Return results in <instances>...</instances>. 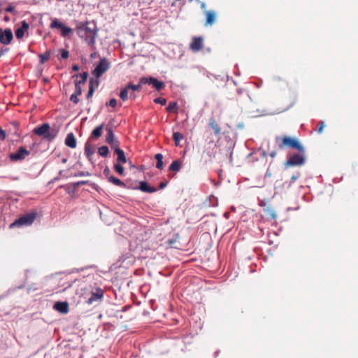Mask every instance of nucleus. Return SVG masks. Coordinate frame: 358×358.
I'll return each instance as SVG.
<instances>
[{"label": "nucleus", "mask_w": 358, "mask_h": 358, "mask_svg": "<svg viewBox=\"0 0 358 358\" xmlns=\"http://www.w3.org/2000/svg\"><path fill=\"white\" fill-rule=\"evenodd\" d=\"M104 124H102L98 127H96L91 134V138H99L102 135V131L103 129Z\"/></svg>", "instance_id": "obj_22"}, {"label": "nucleus", "mask_w": 358, "mask_h": 358, "mask_svg": "<svg viewBox=\"0 0 358 358\" xmlns=\"http://www.w3.org/2000/svg\"><path fill=\"white\" fill-rule=\"evenodd\" d=\"M129 90V89H127V85L124 89H122L120 91V97L123 101H125L126 100L128 99Z\"/></svg>", "instance_id": "obj_32"}, {"label": "nucleus", "mask_w": 358, "mask_h": 358, "mask_svg": "<svg viewBox=\"0 0 358 358\" xmlns=\"http://www.w3.org/2000/svg\"><path fill=\"white\" fill-rule=\"evenodd\" d=\"M98 153L101 157H107L109 153L108 148L106 145L101 146L98 149Z\"/></svg>", "instance_id": "obj_30"}, {"label": "nucleus", "mask_w": 358, "mask_h": 358, "mask_svg": "<svg viewBox=\"0 0 358 358\" xmlns=\"http://www.w3.org/2000/svg\"><path fill=\"white\" fill-rule=\"evenodd\" d=\"M184 136L180 132H174L173 134V139L175 142L176 146H179L180 141L183 139Z\"/></svg>", "instance_id": "obj_28"}, {"label": "nucleus", "mask_w": 358, "mask_h": 358, "mask_svg": "<svg viewBox=\"0 0 358 358\" xmlns=\"http://www.w3.org/2000/svg\"><path fill=\"white\" fill-rule=\"evenodd\" d=\"M76 30L80 38H84L89 45H94L98 33V29L94 22L89 21L79 22L77 24Z\"/></svg>", "instance_id": "obj_1"}, {"label": "nucleus", "mask_w": 358, "mask_h": 358, "mask_svg": "<svg viewBox=\"0 0 358 358\" xmlns=\"http://www.w3.org/2000/svg\"><path fill=\"white\" fill-rule=\"evenodd\" d=\"M79 83L75 82V93L74 94L80 95L82 94V90Z\"/></svg>", "instance_id": "obj_38"}, {"label": "nucleus", "mask_w": 358, "mask_h": 358, "mask_svg": "<svg viewBox=\"0 0 358 358\" xmlns=\"http://www.w3.org/2000/svg\"><path fill=\"white\" fill-rule=\"evenodd\" d=\"M148 78L142 77L139 80V83L138 85H134L132 83H129L127 85V89L131 90L133 92L140 91L142 88V85L147 84Z\"/></svg>", "instance_id": "obj_15"}, {"label": "nucleus", "mask_w": 358, "mask_h": 358, "mask_svg": "<svg viewBox=\"0 0 358 358\" xmlns=\"http://www.w3.org/2000/svg\"><path fill=\"white\" fill-rule=\"evenodd\" d=\"M178 110V103L175 101L170 102L166 107V110L169 113H177Z\"/></svg>", "instance_id": "obj_26"}, {"label": "nucleus", "mask_w": 358, "mask_h": 358, "mask_svg": "<svg viewBox=\"0 0 358 358\" xmlns=\"http://www.w3.org/2000/svg\"><path fill=\"white\" fill-rule=\"evenodd\" d=\"M51 29H57L59 28L62 30V36L63 37H66L72 33V29L68 27H66L63 23L59 22V20L57 18H54L52 20V22L50 25Z\"/></svg>", "instance_id": "obj_7"}, {"label": "nucleus", "mask_w": 358, "mask_h": 358, "mask_svg": "<svg viewBox=\"0 0 358 358\" xmlns=\"http://www.w3.org/2000/svg\"><path fill=\"white\" fill-rule=\"evenodd\" d=\"M78 95L74 94H71L70 100L76 104L78 103L79 102V99L78 98Z\"/></svg>", "instance_id": "obj_43"}, {"label": "nucleus", "mask_w": 358, "mask_h": 358, "mask_svg": "<svg viewBox=\"0 0 358 358\" xmlns=\"http://www.w3.org/2000/svg\"><path fill=\"white\" fill-rule=\"evenodd\" d=\"M189 48L193 52H196L201 50L203 48V38L201 36L193 37L192 41L189 45Z\"/></svg>", "instance_id": "obj_11"}, {"label": "nucleus", "mask_w": 358, "mask_h": 358, "mask_svg": "<svg viewBox=\"0 0 358 358\" xmlns=\"http://www.w3.org/2000/svg\"><path fill=\"white\" fill-rule=\"evenodd\" d=\"M201 9L204 10L206 8V4L204 3H202L201 5Z\"/></svg>", "instance_id": "obj_55"}, {"label": "nucleus", "mask_w": 358, "mask_h": 358, "mask_svg": "<svg viewBox=\"0 0 358 358\" xmlns=\"http://www.w3.org/2000/svg\"><path fill=\"white\" fill-rule=\"evenodd\" d=\"M69 56V52L66 50H62L61 52V57L62 59H67Z\"/></svg>", "instance_id": "obj_44"}, {"label": "nucleus", "mask_w": 358, "mask_h": 358, "mask_svg": "<svg viewBox=\"0 0 358 358\" xmlns=\"http://www.w3.org/2000/svg\"><path fill=\"white\" fill-rule=\"evenodd\" d=\"M103 296V291L101 288H97L95 292L91 293L90 296L87 300L86 303L88 305H92L98 301H101Z\"/></svg>", "instance_id": "obj_10"}, {"label": "nucleus", "mask_w": 358, "mask_h": 358, "mask_svg": "<svg viewBox=\"0 0 358 358\" xmlns=\"http://www.w3.org/2000/svg\"><path fill=\"white\" fill-rule=\"evenodd\" d=\"M29 155L30 151L27 150L24 147H20L16 152L10 154L9 158L12 162L21 161L24 159L26 157Z\"/></svg>", "instance_id": "obj_8"}, {"label": "nucleus", "mask_w": 358, "mask_h": 358, "mask_svg": "<svg viewBox=\"0 0 358 358\" xmlns=\"http://www.w3.org/2000/svg\"><path fill=\"white\" fill-rule=\"evenodd\" d=\"M147 84H151L157 90H161L164 87L163 82L157 80L156 78L150 77L148 78Z\"/></svg>", "instance_id": "obj_20"}, {"label": "nucleus", "mask_w": 358, "mask_h": 358, "mask_svg": "<svg viewBox=\"0 0 358 358\" xmlns=\"http://www.w3.org/2000/svg\"><path fill=\"white\" fill-rule=\"evenodd\" d=\"M166 243L168 248L180 249L182 247L180 236L178 234L175 235L173 238L166 241Z\"/></svg>", "instance_id": "obj_13"}, {"label": "nucleus", "mask_w": 358, "mask_h": 358, "mask_svg": "<svg viewBox=\"0 0 358 358\" xmlns=\"http://www.w3.org/2000/svg\"><path fill=\"white\" fill-rule=\"evenodd\" d=\"M37 216L38 213L36 211L29 212L15 220L12 224H32L36 220Z\"/></svg>", "instance_id": "obj_6"}, {"label": "nucleus", "mask_w": 358, "mask_h": 358, "mask_svg": "<svg viewBox=\"0 0 358 358\" xmlns=\"http://www.w3.org/2000/svg\"><path fill=\"white\" fill-rule=\"evenodd\" d=\"M205 26H212L216 21L217 13L215 10H205Z\"/></svg>", "instance_id": "obj_12"}, {"label": "nucleus", "mask_w": 358, "mask_h": 358, "mask_svg": "<svg viewBox=\"0 0 358 358\" xmlns=\"http://www.w3.org/2000/svg\"><path fill=\"white\" fill-rule=\"evenodd\" d=\"M275 142L278 143L280 149H285L288 148L296 150L301 153L304 152V148L296 138H292L287 136L282 137L277 136L275 138Z\"/></svg>", "instance_id": "obj_3"}, {"label": "nucleus", "mask_w": 358, "mask_h": 358, "mask_svg": "<svg viewBox=\"0 0 358 358\" xmlns=\"http://www.w3.org/2000/svg\"><path fill=\"white\" fill-rule=\"evenodd\" d=\"M275 155H276V152H275V151H272V152L270 153V156H271V157H273H273H275Z\"/></svg>", "instance_id": "obj_53"}, {"label": "nucleus", "mask_w": 358, "mask_h": 358, "mask_svg": "<svg viewBox=\"0 0 358 358\" xmlns=\"http://www.w3.org/2000/svg\"><path fill=\"white\" fill-rule=\"evenodd\" d=\"M87 183H88V181H85V180L78 181V182H76L73 183V187L78 188L80 185H85Z\"/></svg>", "instance_id": "obj_42"}, {"label": "nucleus", "mask_w": 358, "mask_h": 358, "mask_svg": "<svg viewBox=\"0 0 358 358\" xmlns=\"http://www.w3.org/2000/svg\"><path fill=\"white\" fill-rule=\"evenodd\" d=\"M50 53L48 51H46L43 54H40L39 57H40L41 63L44 64L45 62H47L50 59Z\"/></svg>", "instance_id": "obj_34"}, {"label": "nucleus", "mask_w": 358, "mask_h": 358, "mask_svg": "<svg viewBox=\"0 0 358 358\" xmlns=\"http://www.w3.org/2000/svg\"><path fill=\"white\" fill-rule=\"evenodd\" d=\"M8 51V48L0 50V57L5 54L6 52Z\"/></svg>", "instance_id": "obj_50"}, {"label": "nucleus", "mask_w": 358, "mask_h": 358, "mask_svg": "<svg viewBox=\"0 0 358 358\" xmlns=\"http://www.w3.org/2000/svg\"><path fill=\"white\" fill-rule=\"evenodd\" d=\"M139 184L138 189L143 192L153 193L157 191L155 187H150L145 181H141Z\"/></svg>", "instance_id": "obj_18"}, {"label": "nucleus", "mask_w": 358, "mask_h": 358, "mask_svg": "<svg viewBox=\"0 0 358 358\" xmlns=\"http://www.w3.org/2000/svg\"><path fill=\"white\" fill-rule=\"evenodd\" d=\"M155 158L157 160L156 167L158 169L162 170L163 169V155L161 153H157L155 155Z\"/></svg>", "instance_id": "obj_27"}, {"label": "nucleus", "mask_w": 358, "mask_h": 358, "mask_svg": "<svg viewBox=\"0 0 358 358\" xmlns=\"http://www.w3.org/2000/svg\"><path fill=\"white\" fill-rule=\"evenodd\" d=\"M117 155V161L118 163L125 164L127 162V158L124 155V152L121 150H117V152H115Z\"/></svg>", "instance_id": "obj_25"}, {"label": "nucleus", "mask_w": 358, "mask_h": 358, "mask_svg": "<svg viewBox=\"0 0 358 358\" xmlns=\"http://www.w3.org/2000/svg\"><path fill=\"white\" fill-rule=\"evenodd\" d=\"M325 127L324 122L323 121H320L317 123V133L322 134L323 131V129Z\"/></svg>", "instance_id": "obj_40"}, {"label": "nucleus", "mask_w": 358, "mask_h": 358, "mask_svg": "<svg viewBox=\"0 0 358 358\" xmlns=\"http://www.w3.org/2000/svg\"><path fill=\"white\" fill-rule=\"evenodd\" d=\"M306 162V158L303 155L294 154L285 163L286 167L302 166Z\"/></svg>", "instance_id": "obj_4"}, {"label": "nucleus", "mask_w": 358, "mask_h": 358, "mask_svg": "<svg viewBox=\"0 0 358 358\" xmlns=\"http://www.w3.org/2000/svg\"><path fill=\"white\" fill-rule=\"evenodd\" d=\"M6 138V134L3 130L0 129V140H4Z\"/></svg>", "instance_id": "obj_49"}, {"label": "nucleus", "mask_w": 358, "mask_h": 358, "mask_svg": "<svg viewBox=\"0 0 358 358\" xmlns=\"http://www.w3.org/2000/svg\"><path fill=\"white\" fill-rule=\"evenodd\" d=\"M130 98L131 99H134L136 98V95L134 94V92H132L131 94H130Z\"/></svg>", "instance_id": "obj_54"}, {"label": "nucleus", "mask_w": 358, "mask_h": 358, "mask_svg": "<svg viewBox=\"0 0 358 358\" xmlns=\"http://www.w3.org/2000/svg\"><path fill=\"white\" fill-rule=\"evenodd\" d=\"M166 185V182H161L159 184V189H163L164 187H165Z\"/></svg>", "instance_id": "obj_52"}, {"label": "nucleus", "mask_w": 358, "mask_h": 358, "mask_svg": "<svg viewBox=\"0 0 358 358\" xmlns=\"http://www.w3.org/2000/svg\"><path fill=\"white\" fill-rule=\"evenodd\" d=\"M299 173L296 175H293L291 178V183H294L299 178Z\"/></svg>", "instance_id": "obj_48"}, {"label": "nucleus", "mask_w": 358, "mask_h": 358, "mask_svg": "<svg viewBox=\"0 0 358 358\" xmlns=\"http://www.w3.org/2000/svg\"><path fill=\"white\" fill-rule=\"evenodd\" d=\"M13 38V34L10 29L7 28L4 31L0 29V43L4 45H8Z\"/></svg>", "instance_id": "obj_9"}, {"label": "nucleus", "mask_w": 358, "mask_h": 358, "mask_svg": "<svg viewBox=\"0 0 358 358\" xmlns=\"http://www.w3.org/2000/svg\"><path fill=\"white\" fill-rule=\"evenodd\" d=\"M228 214H229V213H225L224 216H227Z\"/></svg>", "instance_id": "obj_57"}, {"label": "nucleus", "mask_w": 358, "mask_h": 358, "mask_svg": "<svg viewBox=\"0 0 358 358\" xmlns=\"http://www.w3.org/2000/svg\"><path fill=\"white\" fill-rule=\"evenodd\" d=\"M264 210L267 213L268 217H271V219L275 220L277 217V215L273 208H268L264 209Z\"/></svg>", "instance_id": "obj_35"}, {"label": "nucleus", "mask_w": 358, "mask_h": 358, "mask_svg": "<svg viewBox=\"0 0 358 358\" xmlns=\"http://www.w3.org/2000/svg\"><path fill=\"white\" fill-rule=\"evenodd\" d=\"M66 162H67V159L66 158H63L62 159V162L64 163V164L66 163Z\"/></svg>", "instance_id": "obj_56"}, {"label": "nucleus", "mask_w": 358, "mask_h": 358, "mask_svg": "<svg viewBox=\"0 0 358 358\" xmlns=\"http://www.w3.org/2000/svg\"><path fill=\"white\" fill-rule=\"evenodd\" d=\"M32 132L34 134L40 136L45 140L51 141L57 137L59 133V128L55 127H50L48 123H44L35 127Z\"/></svg>", "instance_id": "obj_2"}, {"label": "nucleus", "mask_w": 358, "mask_h": 358, "mask_svg": "<svg viewBox=\"0 0 358 358\" xmlns=\"http://www.w3.org/2000/svg\"><path fill=\"white\" fill-rule=\"evenodd\" d=\"M209 127L213 130L215 135L219 136L221 134V128L215 117L210 118Z\"/></svg>", "instance_id": "obj_17"}, {"label": "nucleus", "mask_w": 358, "mask_h": 358, "mask_svg": "<svg viewBox=\"0 0 358 358\" xmlns=\"http://www.w3.org/2000/svg\"><path fill=\"white\" fill-rule=\"evenodd\" d=\"M109 68L110 62L106 58L101 59L99 64L93 70L92 74L95 77L99 78L106 71H107L109 69Z\"/></svg>", "instance_id": "obj_5"}, {"label": "nucleus", "mask_w": 358, "mask_h": 358, "mask_svg": "<svg viewBox=\"0 0 358 358\" xmlns=\"http://www.w3.org/2000/svg\"><path fill=\"white\" fill-rule=\"evenodd\" d=\"M106 131H107V135L106 137V141L108 144L117 141V139L115 138V135L113 134V129L110 127H107Z\"/></svg>", "instance_id": "obj_23"}, {"label": "nucleus", "mask_w": 358, "mask_h": 358, "mask_svg": "<svg viewBox=\"0 0 358 358\" xmlns=\"http://www.w3.org/2000/svg\"><path fill=\"white\" fill-rule=\"evenodd\" d=\"M29 27V24L25 20H23L22 22L21 27L17 28L15 30V36H16V38H18V39L22 38L24 36V32L28 30Z\"/></svg>", "instance_id": "obj_14"}, {"label": "nucleus", "mask_w": 358, "mask_h": 358, "mask_svg": "<svg viewBox=\"0 0 358 358\" xmlns=\"http://www.w3.org/2000/svg\"><path fill=\"white\" fill-rule=\"evenodd\" d=\"M103 174L107 178L108 180H109L110 176H113L110 174V171L108 166H106L103 170Z\"/></svg>", "instance_id": "obj_41"}, {"label": "nucleus", "mask_w": 358, "mask_h": 358, "mask_svg": "<svg viewBox=\"0 0 358 358\" xmlns=\"http://www.w3.org/2000/svg\"><path fill=\"white\" fill-rule=\"evenodd\" d=\"M114 170L120 175V176H124V168L120 163L115 164L113 166Z\"/></svg>", "instance_id": "obj_31"}, {"label": "nucleus", "mask_w": 358, "mask_h": 358, "mask_svg": "<svg viewBox=\"0 0 358 358\" xmlns=\"http://www.w3.org/2000/svg\"><path fill=\"white\" fill-rule=\"evenodd\" d=\"M154 102L164 106L166 103V99L162 97H158L154 99Z\"/></svg>", "instance_id": "obj_39"}, {"label": "nucleus", "mask_w": 358, "mask_h": 358, "mask_svg": "<svg viewBox=\"0 0 358 358\" xmlns=\"http://www.w3.org/2000/svg\"><path fill=\"white\" fill-rule=\"evenodd\" d=\"M180 162L179 160L173 161L169 166V170L171 171H178L180 169Z\"/></svg>", "instance_id": "obj_29"}, {"label": "nucleus", "mask_w": 358, "mask_h": 358, "mask_svg": "<svg viewBox=\"0 0 358 358\" xmlns=\"http://www.w3.org/2000/svg\"><path fill=\"white\" fill-rule=\"evenodd\" d=\"M94 92V86H93V80L91 79L90 82L89 91L87 94V99H90L93 96Z\"/></svg>", "instance_id": "obj_36"}, {"label": "nucleus", "mask_w": 358, "mask_h": 358, "mask_svg": "<svg viewBox=\"0 0 358 358\" xmlns=\"http://www.w3.org/2000/svg\"><path fill=\"white\" fill-rule=\"evenodd\" d=\"M108 105L113 108L115 107L117 105V100L115 99H111L108 103Z\"/></svg>", "instance_id": "obj_46"}, {"label": "nucleus", "mask_w": 358, "mask_h": 358, "mask_svg": "<svg viewBox=\"0 0 358 358\" xmlns=\"http://www.w3.org/2000/svg\"><path fill=\"white\" fill-rule=\"evenodd\" d=\"M90 176V173L88 172H84V171H80L78 173L75 174V177H80V176Z\"/></svg>", "instance_id": "obj_45"}, {"label": "nucleus", "mask_w": 358, "mask_h": 358, "mask_svg": "<svg viewBox=\"0 0 358 358\" xmlns=\"http://www.w3.org/2000/svg\"><path fill=\"white\" fill-rule=\"evenodd\" d=\"M108 182L113 184L115 186H118L122 188H126L127 186L124 182L120 180L119 178L115 177V176H110Z\"/></svg>", "instance_id": "obj_21"}, {"label": "nucleus", "mask_w": 358, "mask_h": 358, "mask_svg": "<svg viewBox=\"0 0 358 358\" xmlns=\"http://www.w3.org/2000/svg\"><path fill=\"white\" fill-rule=\"evenodd\" d=\"M15 7L13 6L10 5L9 6L5 8V11L7 13H13L14 11Z\"/></svg>", "instance_id": "obj_47"}, {"label": "nucleus", "mask_w": 358, "mask_h": 358, "mask_svg": "<svg viewBox=\"0 0 358 358\" xmlns=\"http://www.w3.org/2000/svg\"><path fill=\"white\" fill-rule=\"evenodd\" d=\"M54 308L61 313L66 314L69 312V304L66 302H57L54 305Z\"/></svg>", "instance_id": "obj_16"}, {"label": "nucleus", "mask_w": 358, "mask_h": 358, "mask_svg": "<svg viewBox=\"0 0 358 358\" xmlns=\"http://www.w3.org/2000/svg\"><path fill=\"white\" fill-rule=\"evenodd\" d=\"M79 66L77 65V64H74L72 66V70L74 71H78L79 70Z\"/></svg>", "instance_id": "obj_51"}, {"label": "nucleus", "mask_w": 358, "mask_h": 358, "mask_svg": "<svg viewBox=\"0 0 358 358\" xmlns=\"http://www.w3.org/2000/svg\"><path fill=\"white\" fill-rule=\"evenodd\" d=\"M77 78L80 77L81 79L80 80H76V83H85L88 77V73L87 72H83V73L77 74L76 76Z\"/></svg>", "instance_id": "obj_33"}, {"label": "nucleus", "mask_w": 358, "mask_h": 358, "mask_svg": "<svg viewBox=\"0 0 358 358\" xmlns=\"http://www.w3.org/2000/svg\"><path fill=\"white\" fill-rule=\"evenodd\" d=\"M94 152V150L92 146L87 143L85 145V155L90 161L92 160V156L93 155Z\"/></svg>", "instance_id": "obj_24"}, {"label": "nucleus", "mask_w": 358, "mask_h": 358, "mask_svg": "<svg viewBox=\"0 0 358 358\" xmlns=\"http://www.w3.org/2000/svg\"><path fill=\"white\" fill-rule=\"evenodd\" d=\"M65 144L71 148H75L76 147V140L73 133L67 134L65 139Z\"/></svg>", "instance_id": "obj_19"}, {"label": "nucleus", "mask_w": 358, "mask_h": 358, "mask_svg": "<svg viewBox=\"0 0 358 358\" xmlns=\"http://www.w3.org/2000/svg\"><path fill=\"white\" fill-rule=\"evenodd\" d=\"M109 145L113 149H114L115 152H117V150H121V149L119 148L120 143L117 140L110 143Z\"/></svg>", "instance_id": "obj_37"}]
</instances>
